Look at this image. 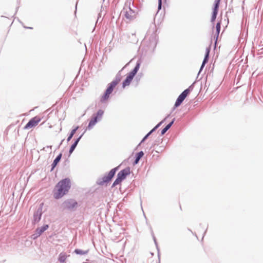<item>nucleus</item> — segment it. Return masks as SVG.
Instances as JSON below:
<instances>
[{
  "label": "nucleus",
  "mask_w": 263,
  "mask_h": 263,
  "mask_svg": "<svg viewBox=\"0 0 263 263\" xmlns=\"http://www.w3.org/2000/svg\"><path fill=\"white\" fill-rule=\"evenodd\" d=\"M70 188V182L66 178L60 181L55 186L53 191V196L55 199H59L65 195Z\"/></svg>",
  "instance_id": "f257e3e1"
},
{
  "label": "nucleus",
  "mask_w": 263,
  "mask_h": 263,
  "mask_svg": "<svg viewBox=\"0 0 263 263\" xmlns=\"http://www.w3.org/2000/svg\"><path fill=\"white\" fill-rule=\"evenodd\" d=\"M133 3L127 2L122 10V15L127 22H130L136 17L137 13L133 9Z\"/></svg>",
  "instance_id": "f03ea898"
},
{
  "label": "nucleus",
  "mask_w": 263,
  "mask_h": 263,
  "mask_svg": "<svg viewBox=\"0 0 263 263\" xmlns=\"http://www.w3.org/2000/svg\"><path fill=\"white\" fill-rule=\"evenodd\" d=\"M121 81L120 78H116L111 83L108 84V87L104 93L100 97V101L102 103L105 102L109 98L110 95L113 91L114 89Z\"/></svg>",
  "instance_id": "7ed1b4c3"
},
{
  "label": "nucleus",
  "mask_w": 263,
  "mask_h": 263,
  "mask_svg": "<svg viewBox=\"0 0 263 263\" xmlns=\"http://www.w3.org/2000/svg\"><path fill=\"white\" fill-rule=\"evenodd\" d=\"M130 174V169L129 167H127L122 171H121L117 176V179L115 180L112 185V187H114L118 184L121 183V182L125 179L126 177Z\"/></svg>",
  "instance_id": "20e7f679"
},
{
  "label": "nucleus",
  "mask_w": 263,
  "mask_h": 263,
  "mask_svg": "<svg viewBox=\"0 0 263 263\" xmlns=\"http://www.w3.org/2000/svg\"><path fill=\"white\" fill-rule=\"evenodd\" d=\"M41 121V118L39 116H35L29 120L24 128L25 129H28L34 127L36 126Z\"/></svg>",
  "instance_id": "39448f33"
},
{
  "label": "nucleus",
  "mask_w": 263,
  "mask_h": 263,
  "mask_svg": "<svg viewBox=\"0 0 263 263\" xmlns=\"http://www.w3.org/2000/svg\"><path fill=\"white\" fill-rule=\"evenodd\" d=\"M190 87L184 90L178 97L177 98L175 106V107L179 106L182 102L183 101V100L185 99V98L186 97V96L189 94L190 92Z\"/></svg>",
  "instance_id": "423d86ee"
},
{
  "label": "nucleus",
  "mask_w": 263,
  "mask_h": 263,
  "mask_svg": "<svg viewBox=\"0 0 263 263\" xmlns=\"http://www.w3.org/2000/svg\"><path fill=\"white\" fill-rule=\"evenodd\" d=\"M117 169V168H116L110 170V171L108 173L107 175L104 176L102 178V180L99 183V184L103 185L104 183L110 181L111 179L112 178V177L114 176Z\"/></svg>",
  "instance_id": "0eeeda50"
},
{
  "label": "nucleus",
  "mask_w": 263,
  "mask_h": 263,
  "mask_svg": "<svg viewBox=\"0 0 263 263\" xmlns=\"http://www.w3.org/2000/svg\"><path fill=\"white\" fill-rule=\"evenodd\" d=\"M48 225L46 224L41 228L36 229L35 233L32 235V238L35 239L40 236L48 228Z\"/></svg>",
  "instance_id": "6e6552de"
},
{
  "label": "nucleus",
  "mask_w": 263,
  "mask_h": 263,
  "mask_svg": "<svg viewBox=\"0 0 263 263\" xmlns=\"http://www.w3.org/2000/svg\"><path fill=\"white\" fill-rule=\"evenodd\" d=\"M64 204L65 207L68 209H73L77 205V202L73 199L67 200L64 202Z\"/></svg>",
  "instance_id": "1a4fd4ad"
},
{
  "label": "nucleus",
  "mask_w": 263,
  "mask_h": 263,
  "mask_svg": "<svg viewBox=\"0 0 263 263\" xmlns=\"http://www.w3.org/2000/svg\"><path fill=\"white\" fill-rule=\"evenodd\" d=\"M220 0H216L215 1V6H214V8L213 9L212 16V18H211L212 22L215 21V20L216 18L217 14L218 13V10L219 4H220Z\"/></svg>",
  "instance_id": "9d476101"
},
{
  "label": "nucleus",
  "mask_w": 263,
  "mask_h": 263,
  "mask_svg": "<svg viewBox=\"0 0 263 263\" xmlns=\"http://www.w3.org/2000/svg\"><path fill=\"white\" fill-rule=\"evenodd\" d=\"M144 156V153L142 151H141L139 153H136L135 155H133L130 158H133L134 159V163L136 164L139 162V160L143 157Z\"/></svg>",
  "instance_id": "9b49d317"
},
{
  "label": "nucleus",
  "mask_w": 263,
  "mask_h": 263,
  "mask_svg": "<svg viewBox=\"0 0 263 263\" xmlns=\"http://www.w3.org/2000/svg\"><path fill=\"white\" fill-rule=\"evenodd\" d=\"M134 76H133L132 74L129 73L127 77L126 78L125 80L123 81L122 84V87L123 88H125V87L129 86L131 82L133 80Z\"/></svg>",
  "instance_id": "f8f14e48"
},
{
  "label": "nucleus",
  "mask_w": 263,
  "mask_h": 263,
  "mask_svg": "<svg viewBox=\"0 0 263 263\" xmlns=\"http://www.w3.org/2000/svg\"><path fill=\"white\" fill-rule=\"evenodd\" d=\"M98 121V116H94L90 121L87 128L91 129L96 124Z\"/></svg>",
  "instance_id": "ddd939ff"
},
{
  "label": "nucleus",
  "mask_w": 263,
  "mask_h": 263,
  "mask_svg": "<svg viewBox=\"0 0 263 263\" xmlns=\"http://www.w3.org/2000/svg\"><path fill=\"white\" fill-rule=\"evenodd\" d=\"M67 256L65 253H61L59 256V260L61 262H64L66 261Z\"/></svg>",
  "instance_id": "4468645a"
},
{
  "label": "nucleus",
  "mask_w": 263,
  "mask_h": 263,
  "mask_svg": "<svg viewBox=\"0 0 263 263\" xmlns=\"http://www.w3.org/2000/svg\"><path fill=\"white\" fill-rule=\"evenodd\" d=\"M209 52H210V49L209 48H206V54H205L204 60L202 62V64L201 65V68H202L203 67L204 65H205V64L207 62L208 58H209Z\"/></svg>",
  "instance_id": "2eb2a0df"
},
{
  "label": "nucleus",
  "mask_w": 263,
  "mask_h": 263,
  "mask_svg": "<svg viewBox=\"0 0 263 263\" xmlns=\"http://www.w3.org/2000/svg\"><path fill=\"white\" fill-rule=\"evenodd\" d=\"M82 136H80L76 141L75 142L71 145L70 148V150H69V153H71L74 149V148H76V146L77 145L80 139H81Z\"/></svg>",
  "instance_id": "dca6fc26"
},
{
  "label": "nucleus",
  "mask_w": 263,
  "mask_h": 263,
  "mask_svg": "<svg viewBox=\"0 0 263 263\" xmlns=\"http://www.w3.org/2000/svg\"><path fill=\"white\" fill-rule=\"evenodd\" d=\"M162 123V121L160 122L158 125H157L152 130H151L143 139L142 141H144L151 134V133L154 131L156 128H157Z\"/></svg>",
  "instance_id": "f3484780"
},
{
  "label": "nucleus",
  "mask_w": 263,
  "mask_h": 263,
  "mask_svg": "<svg viewBox=\"0 0 263 263\" xmlns=\"http://www.w3.org/2000/svg\"><path fill=\"white\" fill-rule=\"evenodd\" d=\"M173 123H174V120L170 124H168L167 125H166L165 128H164L162 129V130L161 132V134L162 135L164 134L166 132V131L171 127V126L172 125Z\"/></svg>",
  "instance_id": "a211bd4d"
},
{
  "label": "nucleus",
  "mask_w": 263,
  "mask_h": 263,
  "mask_svg": "<svg viewBox=\"0 0 263 263\" xmlns=\"http://www.w3.org/2000/svg\"><path fill=\"white\" fill-rule=\"evenodd\" d=\"M74 252L77 254L85 255V254H86L88 253V250L83 251V250H82L80 249H76L74 250Z\"/></svg>",
  "instance_id": "6ab92c4d"
},
{
  "label": "nucleus",
  "mask_w": 263,
  "mask_h": 263,
  "mask_svg": "<svg viewBox=\"0 0 263 263\" xmlns=\"http://www.w3.org/2000/svg\"><path fill=\"white\" fill-rule=\"evenodd\" d=\"M61 157H62V154H60L56 157V158L54 160L52 164H57L59 162L60 160H61Z\"/></svg>",
  "instance_id": "aec40b11"
},
{
  "label": "nucleus",
  "mask_w": 263,
  "mask_h": 263,
  "mask_svg": "<svg viewBox=\"0 0 263 263\" xmlns=\"http://www.w3.org/2000/svg\"><path fill=\"white\" fill-rule=\"evenodd\" d=\"M139 68V65H137L135 68L129 73L132 74L133 76L135 77V74L137 72L138 69Z\"/></svg>",
  "instance_id": "412c9836"
},
{
  "label": "nucleus",
  "mask_w": 263,
  "mask_h": 263,
  "mask_svg": "<svg viewBox=\"0 0 263 263\" xmlns=\"http://www.w3.org/2000/svg\"><path fill=\"white\" fill-rule=\"evenodd\" d=\"M220 25H221L220 22H218L217 23L216 26V33L217 34V36L219 35V32H220Z\"/></svg>",
  "instance_id": "4be33fe9"
},
{
  "label": "nucleus",
  "mask_w": 263,
  "mask_h": 263,
  "mask_svg": "<svg viewBox=\"0 0 263 263\" xmlns=\"http://www.w3.org/2000/svg\"><path fill=\"white\" fill-rule=\"evenodd\" d=\"M104 114L103 110L100 109L98 111L97 115L96 116H98V119H101L102 116Z\"/></svg>",
  "instance_id": "5701e85b"
},
{
  "label": "nucleus",
  "mask_w": 263,
  "mask_h": 263,
  "mask_svg": "<svg viewBox=\"0 0 263 263\" xmlns=\"http://www.w3.org/2000/svg\"><path fill=\"white\" fill-rule=\"evenodd\" d=\"M79 128V127L77 126L74 129H72L71 132V133L70 134H72V135H74V134L76 133V132L77 131V130Z\"/></svg>",
  "instance_id": "b1692460"
},
{
  "label": "nucleus",
  "mask_w": 263,
  "mask_h": 263,
  "mask_svg": "<svg viewBox=\"0 0 263 263\" xmlns=\"http://www.w3.org/2000/svg\"><path fill=\"white\" fill-rule=\"evenodd\" d=\"M161 6H162V0H159L158 10H160L161 9Z\"/></svg>",
  "instance_id": "393cba45"
},
{
  "label": "nucleus",
  "mask_w": 263,
  "mask_h": 263,
  "mask_svg": "<svg viewBox=\"0 0 263 263\" xmlns=\"http://www.w3.org/2000/svg\"><path fill=\"white\" fill-rule=\"evenodd\" d=\"M73 135H72V134H70V135H69V137H68V138H67V141H69L71 140V139L72 138V137H73Z\"/></svg>",
  "instance_id": "a878e982"
},
{
  "label": "nucleus",
  "mask_w": 263,
  "mask_h": 263,
  "mask_svg": "<svg viewBox=\"0 0 263 263\" xmlns=\"http://www.w3.org/2000/svg\"><path fill=\"white\" fill-rule=\"evenodd\" d=\"M54 166H55V165H53V167H52V169H51L52 170L53 169V168H54Z\"/></svg>",
  "instance_id": "bb28decb"
}]
</instances>
